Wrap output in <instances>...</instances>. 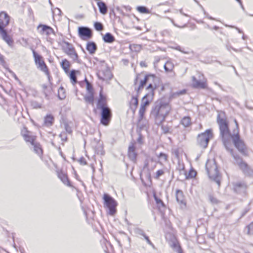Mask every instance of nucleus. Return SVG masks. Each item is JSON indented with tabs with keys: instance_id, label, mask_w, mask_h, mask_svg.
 <instances>
[{
	"instance_id": "obj_1",
	"label": "nucleus",
	"mask_w": 253,
	"mask_h": 253,
	"mask_svg": "<svg viewBox=\"0 0 253 253\" xmlns=\"http://www.w3.org/2000/svg\"><path fill=\"white\" fill-rule=\"evenodd\" d=\"M170 110L169 102L162 99L156 101L152 107L150 117L155 119V123L160 125L166 119Z\"/></svg>"
},
{
	"instance_id": "obj_2",
	"label": "nucleus",
	"mask_w": 253,
	"mask_h": 253,
	"mask_svg": "<svg viewBox=\"0 0 253 253\" xmlns=\"http://www.w3.org/2000/svg\"><path fill=\"white\" fill-rule=\"evenodd\" d=\"M223 144L225 149L230 152L234 160V164L237 165L240 169L243 171L246 175H251L253 174V169H252L246 162H244L242 158L240 157L237 153H234L232 148V144L231 139L232 136L221 138Z\"/></svg>"
},
{
	"instance_id": "obj_3",
	"label": "nucleus",
	"mask_w": 253,
	"mask_h": 253,
	"mask_svg": "<svg viewBox=\"0 0 253 253\" xmlns=\"http://www.w3.org/2000/svg\"><path fill=\"white\" fill-rule=\"evenodd\" d=\"M10 16L5 11L0 12V35L1 39L11 47L13 46L14 41L8 34L5 28L9 25Z\"/></svg>"
},
{
	"instance_id": "obj_4",
	"label": "nucleus",
	"mask_w": 253,
	"mask_h": 253,
	"mask_svg": "<svg viewBox=\"0 0 253 253\" xmlns=\"http://www.w3.org/2000/svg\"><path fill=\"white\" fill-rule=\"evenodd\" d=\"M147 84H148V85L146 87V90L148 92L155 93V90L159 86V78L153 74L146 75L144 79L140 81L139 85L137 88V93Z\"/></svg>"
},
{
	"instance_id": "obj_5",
	"label": "nucleus",
	"mask_w": 253,
	"mask_h": 253,
	"mask_svg": "<svg viewBox=\"0 0 253 253\" xmlns=\"http://www.w3.org/2000/svg\"><path fill=\"white\" fill-rule=\"evenodd\" d=\"M206 169L211 179L220 186L221 175L218 170V168L214 160H208L206 164Z\"/></svg>"
},
{
	"instance_id": "obj_6",
	"label": "nucleus",
	"mask_w": 253,
	"mask_h": 253,
	"mask_svg": "<svg viewBox=\"0 0 253 253\" xmlns=\"http://www.w3.org/2000/svg\"><path fill=\"white\" fill-rule=\"evenodd\" d=\"M234 122L236 125V128L233 130L232 135V140L235 147L243 155H247V147L244 142L241 139L239 134V125L237 121L235 119Z\"/></svg>"
},
{
	"instance_id": "obj_7",
	"label": "nucleus",
	"mask_w": 253,
	"mask_h": 253,
	"mask_svg": "<svg viewBox=\"0 0 253 253\" xmlns=\"http://www.w3.org/2000/svg\"><path fill=\"white\" fill-rule=\"evenodd\" d=\"M97 75L98 78L102 81L111 80L113 75L104 61H100L97 66Z\"/></svg>"
},
{
	"instance_id": "obj_8",
	"label": "nucleus",
	"mask_w": 253,
	"mask_h": 253,
	"mask_svg": "<svg viewBox=\"0 0 253 253\" xmlns=\"http://www.w3.org/2000/svg\"><path fill=\"white\" fill-rule=\"evenodd\" d=\"M213 137L211 129H207L204 132L199 134L197 137V143L200 147L206 148L211 139Z\"/></svg>"
},
{
	"instance_id": "obj_9",
	"label": "nucleus",
	"mask_w": 253,
	"mask_h": 253,
	"mask_svg": "<svg viewBox=\"0 0 253 253\" xmlns=\"http://www.w3.org/2000/svg\"><path fill=\"white\" fill-rule=\"evenodd\" d=\"M217 122L219 125L220 130V136L221 138L231 136L229 128V124L226 119L221 118L220 115H217Z\"/></svg>"
},
{
	"instance_id": "obj_10",
	"label": "nucleus",
	"mask_w": 253,
	"mask_h": 253,
	"mask_svg": "<svg viewBox=\"0 0 253 253\" xmlns=\"http://www.w3.org/2000/svg\"><path fill=\"white\" fill-rule=\"evenodd\" d=\"M33 56L34 57L35 62L37 68L40 69L42 71L45 73L46 75L48 77L49 81H50V76L49 71L48 67L42 59V57L38 54L34 49H32Z\"/></svg>"
},
{
	"instance_id": "obj_11",
	"label": "nucleus",
	"mask_w": 253,
	"mask_h": 253,
	"mask_svg": "<svg viewBox=\"0 0 253 253\" xmlns=\"http://www.w3.org/2000/svg\"><path fill=\"white\" fill-rule=\"evenodd\" d=\"M103 200L105 205L108 209V213L111 215H114L117 212V201L108 194H104Z\"/></svg>"
},
{
	"instance_id": "obj_12",
	"label": "nucleus",
	"mask_w": 253,
	"mask_h": 253,
	"mask_svg": "<svg viewBox=\"0 0 253 253\" xmlns=\"http://www.w3.org/2000/svg\"><path fill=\"white\" fill-rule=\"evenodd\" d=\"M64 43L66 45V47H63L64 52L72 59L74 62L80 63L81 60L79 59V56L73 44L66 41H64Z\"/></svg>"
},
{
	"instance_id": "obj_13",
	"label": "nucleus",
	"mask_w": 253,
	"mask_h": 253,
	"mask_svg": "<svg viewBox=\"0 0 253 253\" xmlns=\"http://www.w3.org/2000/svg\"><path fill=\"white\" fill-rule=\"evenodd\" d=\"M78 31L79 36L83 40H88L92 36V30L87 27H79Z\"/></svg>"
},
{
	"instance_id": "obj_14",
	"label": "nucleus",
	"mask_w": 253,
	"mask_h": 253,
	"mask_svg": "<svg viewBox=\"0 0 253 253\" xmlns=\"http://www.w3.org/2000/svg\"><path fill=\"white\" fill-rule=\"evenodd\" d=\"M100 123L104 126H107L109 123L111 117L112 112L111 109L108 107L101 109Z\"/></svg>"
},
{
	"instance_id": "obj_15",
	"label": "nucleus",
	"mask_w": 253,
	"mask_h": 253,
	"mask_svg": "<svg viewBox=\"0 0 253 253\" xmlns=\"http://www.w3.org/2000/svg\"><path fill=\"white\" fill-rule=\"evenodd\" d=\"M234 190L237 193L245 195L248 188L247 184L244 181H238L233 183Z\"/></svg>"
},
{
	"instance_id": "obj_16",
	"label": "nucleus",
	"mask_w": 253,
	"mask_h": 253,
	"mask_svg": "<svg viewBox=\"0 0 253 253\" xmlns=\"http://www.w3.org/2000/svg\"><path fill=\"white\" fill-rule=\"evenodd\" d=\"M21 135L24 138V140L27 142H29L31 144L35 142L36 136L33 134L31 131L27 130L26 127H24L21 131Z\"/></svg>"
},
{
	"instance_id": "obj_17",
	"label": "nucleus",
	"mask_w": 253,
	"mask_h": 253,
	"mask_svg": "<svg viewBox=\"0 0 253 253\" xmlns=\"http://www.w3.org/2000/svg\"><path fill=\"white\" fill-rule=\"evenodd\" d=\"M108 107L106 97L103 94V91L101 88L99 92V98L96 104V108L97 109L101 110Z\"/></svg>"
},
{
	"instance_id": "obj_18",
	"label": "nucleus",
	"mask_w": 253,
	"mask_h": 253,
	"mask_svg": "<svg viewBox=\"0 0 253 253\" xmlns=\"http://www.w3.org/2000/svg\"><path fill=\"white\" fill-rule=\"evenodd\" d=\"M176 199L181 208L184 209L186 207V202L183 192L182 190L177 189L175 193Z\"/></svg>"
},
{
	"instance_id": "obj_19",
	"label": "nucleus",
	"mask_w": 253,
	"mask_h": 253,
	"mask_svg": "<svg viewBox=\"0 0 253 253\" xmlns=\"http://www.w3.org/2000/svg\"><path fill=\"white\" fill-rule=\"evenodd\" d=\"M154 94V92H148V93L142 98L141 105L145 107L148 106L153 99Z\"/></svg>"
},
{
	"instance_id": "obj_20",
	"label": "nucleus",
	"mask_w": 253,
	"mask_h": 253,
	"mask_svg": "<svg viewBox=\"0 0 253 253\" xmlns=\"http://www.w3.org/2000/svg\"><path fill=\"white\" fill-rule=\"evenodd\" d=\"M41 28L40 32L42 34H45L47 36H49L52 33H54L53 29L50 26L46 25H40L38 28Z\"/></svg>"
},
{
	"instance_id": "obj_21",
	"label": "nucleus",
	"mask_w": 253,
	"mask_h": 253,
	"mask_svg": "<svg viewBox=\"0 0 253 253\" xmlns=\"http://www.w3.org/2000/svg\"><path fill=\"white\" fill-rule=\"evenodd\" d=\"M54 118L51 114L46 115L44 117L43 125L47 127H50L54 124Z\"/></svg>"
},
{
	"instance_id": "obj_22",
	"label": "nucleus",
	"mask_w": 253,
	"mask_h": 253,
	"mask_svg": "<svg viewBox=\"0 0 253 253\" xmlns=\"http://www.w3.org/2000/svg\"><path fill=\"white\" fill-rule=\"evenodd\" d=\"M128 156L130 160L135 162L136 160L137 154L135 152V148L132 145L128 149Z\"/></svg>"
},
{
	"instance_id": "obj_23",
	"label": "nucleus",
	"mask_w": 253,
	"mask_h": 253,
	"mask_svg": "<svg viewBox=\"0 0 253 253\" xmlns=\"http://www.w3.org/2000/svg\"><path fill=\"white\" fill-rule=\"evenodd\" d=\"M58 177L64 184L68 186H71L68 176L65 173L63 172V171L59 172L58 173Z\"/></svg>"
},
{
	"instance_id": "obj_24",
	"label": "nucleus",
	"mask_w": 253,
	"mask_h": 253,
	"mask_svg": "<svg viewBox=\"0 0 253 253\" xmlns=\"http://www.w3.org/2000/svg\"><path fill=\"white\" fill-rule=\"evenodd\" d=\"M99 11L100 13L103 15H105L108 12V7L104 1H100L97 3Z\"/></svg>"
},
{
	"instance_id": "obj_25",
	"label": "nucleus",
	"mask_w": 253,
	"mask_h": 253,
	"mask_svg": "<svg viewBox=\"0 0 253 253\" xmlns=\"http://www.w3.org/2000/svg\"><path fill=\"white\" fill-rule=\"evenodd\" d=\"M86 49L90 54H93L97 50L96 44L93 42H89L86 44Z\"/></svg>"
},
{
	"instance_id": "obj_26",
	"label": "nucleus",
	"mask_w": 253,
	"mask_h": 253,
	"mask_svg": "<svg viewBox=\"0 0 253 253\" xmlns=\"http://www.w3.org/2000/svg\"><path fill=\"white\" fill-rule=\"evenodd\" d=\"M193 84L195 88L205 89L207 87V84L205 82L197 80L195 77H193Z\"/></svg>"
},
{
	"instance_id": "obj_27",
	"label": "nucleus",
	"mask_w": 253,
	"mask_h": 253,
	"mask_svg": "<svg viewBox=\"0 0 253 253\" xmlns=\"http://www.w3.org/2000/svg\"><path fill=\"white\" fill-rule=\"evenodd\" d=\"M31 145L33 146V150L34 152L39 156L42 157V156L43 151L41 144L35 141Z\"/></svg>"
},
{
	"instance_id": "obj_28",
	"label": "nucleus",
	"mask_w": 253,
	"mask_h": 253,
	"mask_svg": "<svg viewBox=\"0 0 253 253\" xmlns=\"http://www.w3.org/2000/svg\"><path fill=\"white\" fill-rule=\"evenodd\" d=\"M138 104V99L137 96H132L131 100L129 102V108L133 112H134Z\"/></svg>"
},
{
	"instance_id": "obj_29",
	"label": "nucleus",
	"mask_w": 253,
	"mask_h": 253,
	"mask_svg": "<svg viewBox=\"0 0 253 253\" xmlns=\"http://www.w3.org/2000/svg\"><path fill=\"white\" fill-rule=\"evenodd\" d=\"M60 65L64 72L67 74L69 72L70 68L71 66V63L66 59H64L62 60L60 63Z\"/></svg>"
},
{
	"instance_id": "obj_30",
	"label": "nucleus",
	"mask_w": 253,
	"mask_h": 253,
	"mask_svg": "<svg viewBox=\"0 0 253 253\" xmlns=\"http://www.w3.org/2000/svg\"><path fill=\"white\" fill-rule=\"evenodd\" d=\"M95 152L97 155L103 156L105 154L102 142H98L95 147Z\"/></svg>"
},
{
	"instance_id": "obj_31",
	"label": "nucleus",
	"mask_w": 253,
	"mask_h": 253,
	"mask_svg": "<svg viewBox=\"0 0 253 253\" xmlns=\"http://www.w3.org/2000/svg\"><path fill=\"white\" fill-rule=\"evenodd\" d=\"M103 40L105 42L111 43L115 41V38L111 33H107L103 36Z\"/></svg>"
},
{
	"instance_id": "obj_32",
	"label": "nucleus",
	"mask_w": 253,
	"mask_h": 253,
	"mask_svg": "<svg viewBox=\"0 0 253 253\" xmlns=\"http://www.w3.org/2000/svg\"><path fill=\"white\" fill-rule=\"evenodd\" d=\"M84 100L87 103L93 105L94 100V93H88V95H85L84 97Z\"/></svg>"
},
{
	"instance_id": "obj_33",
	"label": "nucleus",
	"mask_w": 253,
	"mask_h": 253,
	"mask_svg": "<svg viewBox=\"0 0 253 253\" xmlns=\"http://www.w3.org/2000/svg\"><path fill=\"white\" fill-rule=\"evenodd\" d=\"M180 124L183 125L185 127L189 126L191 125V118L189 117H183L181 121Z\"/></svg>"
},
{
	"instance_id": "obj_34",
	"label": "nucleus",
	"mask_w": 253,
	"mask_h": 253,
	"mask_svg": "<svg viewBox=\"0 0 253 253\" xmlns=\"http://www.w3.org/2000/svg\"><path fill=\"white\" fill-rule=\"evenodd\" d=\"M164 68L166 72H171L174 68V65L171 61H167L164 65Z\"/></svg>"
},
{
	"instance_id": "obj_35",
	"label": "nucleus",
	"mask_w": 253,
	"mask_h": 253,
	"mask_svg": "<svg viewBox=\"0 0 253 253\" xmlns=\"http://www.w3.org/2000/svg\"><path fill=\"white\" fill-rule=\"evenodd\" d=\"M77 71L75 70H72L69 74L70 79L73 84H75L77 83V79L76 76Z\"/></svg>"
},
{
	"instance_id": "obj_36",
	"label": "nucleus",
	"mask_w": 253,
	"mask_h": 253,
	"mask_svg": "<svg viewBox=\"0 0 253 253\" xmlns=\"http://www.w3.org/2000/svg\"><path fill=\"white\" fill-rule=\"evenodd\" d=\"M58 97L60 100H63L66 97L65 89L62 86H60L58 89Z\"/></svg>"
},
{
	"instance_id": "obj_37",
	"label": "nucleus",
	"mask_w": 253,
	"mask_h": 253,
	"mask_svg": "<svg viewBox=\"0 0 253 253\" xmlns=\"http://www.w3.org/2000/svg\"><path fill=\"white\" fill-rule=\"evenodd\" d=\"M153 197H154V200L156 202V203L157 204V205L159 207H165V205L164 203V202H163V201L159 198L156 194H153Z\"/></svg>"
},
{
	"instance_id": "obj_38",
	"label": "nucleus",
	"mask_w": 253,
	"mask_h": 253,
	"mask_svg": "<svg viewBox=\"0 0 253 253\" xmlns=\"http://www.w3.org/2000/svg\"><path fill=\"white\" fill-rule=\"evenodd\" d=\"M137 10L141 13H150V10L144 6H138L136 8Z\"/></svg>"
},
{
	"instance_id": "obj_39",
	"label": "nucleus",
	"mask_w": 253,
	"mask_h": 253,
	"mask_svg": "<svg viewBox=\"0 0 253 253\" xmlns=\"http://www.w3.org/2000/svg\"><path fill=\"white\" fill-rule=\"evenodd\" d=\"M208 197L209 201L212 204L217 205L220 203V201L217 198L214 197L212 194H209Z\"/></svg>"
},
{
	"instance_id": "obj_40",
	"label": "nucleus",
	"mask_w": 253,
	"mask_h": 253,
	"mask_svg": "<svg viewBox=\"0 0 253 253\" xmlns=\"http://www.w3.org/2000/svg\"><path fill=\"white\" fill-rule=\"evenodd\" d=\"M146 107H145L143 106H140V108L139 110V122H140L142 120L146 111Z\"/></svg>"
},
{
	"instance_id": "obj_41",
	"label": "nucleus",
	"mask_w": 253,
	"mask_h": 253,
	"mask_svg": "<svg viewBox=\"0 0 253 253\" xmlns=\"http://www.w3.org/2000/svg\"><path fill=\"white\" fill-rule=\"evenodd\" d=\"M158 157L163 162H166L168 161V155L163 152H161L159 155H158Z\"/></svg>"
},
{
	"instance_id": "obj_42",
	"label": "nucleus",
	"mask_w": 253,
	"mask_h": 253,
	"mask_svg": "<svg viewBox=\"0 0 253 253\" xmlns=\"http://www.w3.org/2000/svg\"><path fill=\"white\" fill-rule=\"evenodd\" d=\"M129 48L132 51L138 52L141 49V45L139 44H131L129 45Z\"/></svg>"
},
{
	"instance_id": "obj_43",
	"label": "nucleus",
	"mask_w": 253,
	"mask_h": 253,
	"mask_svg": "<svg viewBox=\"0 0 253 253\" xmlns=\"http://www.w3.org/2000/svg\"><path fill=\"white\" fill-rule=\"evenodd\" d=\"M62 125L64 126V129L67 133L69 134H71L72 133V127L69 125L67 122L64 121Z\"/></svg>"
},
{
	"instance_id": "obj_44",
	"label": "nucleus",
	"mask_w": 253,
	"mask_h": 253,
	"mask_svg": "<svg viewBox=\"0 0 253 253\" xmlns=\"http://www.w3.org/2000/svg\"><path fill=\"white\" fill-rule=\"evenodd\" d=\"M94 29L97 31H101L103 29V24L99 22H95L94 23Z\"/></svg>"
},
{
	"instance_id": "obj_45",
	"label": "nucleus",
	"mask_w": 253,
	"mask_h": 253,
	"mask_svg": "<svg viewBox=\"0 0 253 253\" xmlns=\"http://www.w3.org/2000/svg\"><path fill=\"white\" fill-rule=\"evenodd\" d=\"M134 232L135 234H136L137 235H140L144 237L146 234L144 232V231L139 228H135L134 229Z\"/></svg>"
},
{
	"instance_id": "obj_46",
	"label": "nucleus",
	"mask_w": 253,
	"mask_h": 253,
	"mask_svg": "<svg viewBox=\"0 0 253 253\" xmlns=\"http://www.w3.org/2000/svg\"><path fill=\"white\" fill-rule=\"evenodd\" d=\"M86 90L88 93H94L93 86L92 84L87 81L86 82Z\"/></svg>"
},
{
	"instance_id": "obj_47",
	"label": "nucleus",
	"mask_w": 253,
	"mask_h": 253,
	"mask_svg": "<svg viewBox=\"0 0 253 253\" xmlns=\"http://www.w3.org/2000/svg\"><path fill=\"white\" fill-rule=\"evenodd\" d=\"M31 104L33 108L38 109L42 108V104L37 101H32Z\"/></svg>"
},
{
	"instance_id": "obj_48",
	"label": "nucleus",
	"mask_w": 253,
	"mask_h": 253,
	"mask_svg": "<svg viewBox=\"0 0 253 253\" xmlns=\"http://www.w3.org/2000/svg\"><path fill=\"white\" fill-rule=\"evenodd\" d=\"M196 171L194 170V169H191L189 171V173L188 174V175L186 176L187 178H192L195 177L196 175Z\"/></svg>"
},
{
	"instance_id": "obj_49",
	"label": "nucleus",
	"mask_w": 253,
	"mask_h": 253,
	"mask_svg": "<svg viewBox=\"0 0 253 253\" xmlns=\"http://www.w3.org/2000/svg\"><path fill=\"white\" fill-rule=\"evenodd\" d=\"M249 235H253V221L246 227Z\"/></svg>"
},
{
	"instance_id": "obj_50",
	"label": "nucleus",
	"mask_w": 253,
	"mask_h": 253,
	"mask_svg": "<svg viewBox=\"0 0 253 253\" xmlns=\"http://www.w3.org/2000/svg\"><path fill=\"white\" fill-rule=\"evenodd\" d=\"M186 91L185 89H182L181 90L176 91L175 92L173 93L172 97H178L181 95L185 94L186 93Z\"/></svg>"
},
{
	"instance_id": "obj_51",
	"label": "nucleus",
	"mask_w": 253,
	"mask_h": 253,
	"mask_svg": "<svg viewBox=\"0 0 253 253\" xmlns=\"http://www.w3.org/2000/svg\"><path fill=\"white\" fill-rule=\"evenodd\" d=\"M162 129L165 134H167L169 132L170 128L167 125H162Z\"/></svg>"
},
{
	"instance_id": "obj_52",
	"label": "nucleus",
	"mask_w": 253,
	"mask_h": 253,
	"mask_svg": "<svg viewBox=\"0 0 253 253\" xmlns=\"http://www.w3.org/2000/svg\"><path fill=\"white\" fill-rule=\"evenodd\" d=\"M164 174V171L163 169H159L156 172L155 178L158 179L159 177Z\"/></svg>"
},
{
	"instance_id": "obj_53",
	"label": "nucleus",
	"mask_w": 253,
	"mask_h": 253,
	"mask_svg": "<svg viewBox=\"0 0 253 253\" xmlns=\"http://www.w3.org/2000/svg\"><path fill=\"white\" fill-rule=\"evenodd\" d=\"M144 239L146 241V242L148 244L150 245L153 249H155V247L154 245L152 243V242L149 239V238L148 236L145 235L144 237Z\"/></svg>"
},
{
	"instance_id": "obj_54",
	"label": "nucleus",
	"mask_w": 253,
	"mask_h": 253,
	"mask_svg": "<svg viewBox=\"0 0 253 253\" xmlns=\"http://www.w3.org/2000/svg\"><path fill=\"white\" fill-rule=\"evenodd\" d=\"M79 162L80 163V164L82 165H85L87 164V162L85 158L83 157H82L80 158V159L79 160Z\"/></svg>"
},
{
	"instance_id": "obj_55",
	"label": "nucleus",
	"mask_w": 253,
	"mask_h": 253,
	"mask_svg": "<svg viewBox=\"0 0 253 253\" xmlns=\"http://www.w3.org/2000/svg\"><path fill=\"white\" fill-rule=\"evenodd\" d=\"M170 21H171V23L173 24V25L174 26H175V27H178V28H183L186 27L187 26V24H184V25L181 26H179V25H178L177 24H176L175 23V22H174V21L173 20V19H170Z\"/></svg>"
},
{
	"instance_id": "obj_56",
	"label": "nucleus",
	"mask_w": 253,
	"mask_h": 253,
	"mask_svg": "<svg viewBox=\"0 0 253 253\" xmlns=\"http://www.w3.org/2000/svg\"><path fill=\"white\" fill-rule=\"evenodd\" d=\"M225 26L227 27H231L232 28H235L236 30H237L238 31V33L243 34V32L237 27H235L234 26H232V25H228L227 24H225Z\"/></svg>"
},
{
	"instance_id": "obj_57",
	"label": "nucleus",
	"mask_w": 253,
	"mask_h": 253,
	"mask_svg": "<svg viewBox=\"0 0 253 253\" xmlns=\"http://www.w3.org/2000/svg\"><path fill=\"white\" fill-rule=\"evenodd\" d=\"M250 209L249 208V206H248L247 207H246V208H245V209L242 212V214H241V217H243L244 216V215H246V214L249 212V211H250Z\"/></svg>"
},
{
	"instance_id": "obj_58",
	"label": "nucleus",
	"mask_w": 253,
	"mask_h": 253,
	"mask_svg": "<svg viewBox=\"0 0 253 253\" xmlns=\"http://www.w3.org/2000/svg\"><path fill=\"white\" fill-rule=\"evenodd\" d=\"M137 141L138 143L140 144H142L143 143V136L140 133H139V137L137 139Z\"/></svg>"
},
{
	"instance_id": "obj_59",
	"label": "nucleus",
	"mask_w": 253,
	"mask_h": 253,
	"mask_svg": "<svg viewBox=\"0 0 253 253\" xmlns=\"http://www.w3.org/2000/svg\"><path fill=\"white\" fill-rule=\"evenodd\" d=\"M59 136L61 138L62 140L67 141V137L66 135H65V132H62Z\"/></svg>"
},
{
	"instance_id": "obj_60",
	"label": "nucleus",
	"mask_w": 253,
	"mask_h": 253,
	"mask_svg": "<svg viewBox=\"0 0 253 253\" xmlns=\"http://www.w3.org/2000/svg\"><path fill=\"white\" fill-rule=\"evenodd\" d=\"M0 63L3 65L5 63L4 56L0 53Z\"/></svg>"
},
{
	"instance_id": "obj_61",
	"label": "nucleus",
	"mask_w": 253,
	"mask_h": 253,
	"mask_svg": "<svg viewBox=\"0 0 253 253\" xmlns=\"http://www.w3.org/2000/svg\"><path fill=\"white\" fill-rule=\"evenodd\" d=\"M42 87L43 88V89L44 90V93L45 94V95L46 96L47 95V93L46 92V89L47 88V86L45 84H42Z\"/></svg>"
},
{
	"instance_id": "obj_62",
	"label": "nucleus",
	"mask_w": 253,
	"mask_h": 253,
	"mask_svg": "<svg viewBox=\"0 0 253 253\" xmlns=\"http://www.w3.org/2000/svg\"><path fill=\"white\" fill-rule=\"evenodd\" d=\"M227 47V50H228L229 51H230L231 49H232L235 51H238V50L235 48H234V47H233L231 45H227L226 46Z\"/></svg>"
},
{
	"instance_id": "obj_63",
	"label": "nucleus",
	"mask_w": 253,
	"mask_h": 253,
	"mask_svg": "<svg viewBox=\"0 0 253 253\" xmlns=\"http://www.w3.org/2000/svg\"><path fill=\"white\" fill-rule=\"evenodd\" d=\"M177 253H183L182 249L181 247H177V248L176 250Z\"/></svg>"
},
{
	"instance_id": "obj_64",
	"label": "nucleus",
	"mask_w": 253,
	"mask_h": 253,
	"mask_svg": "<svg viewBox=\"0 0 253 253\" xmlns=\"http://www.w3.org/2000/svg\"><path fill=\"white\" fill-rule=\"evenodd\" d=\"M140 65L142 67H147V64L145 61H141L140 63Z\"/></svg>"
}]
</instances>
